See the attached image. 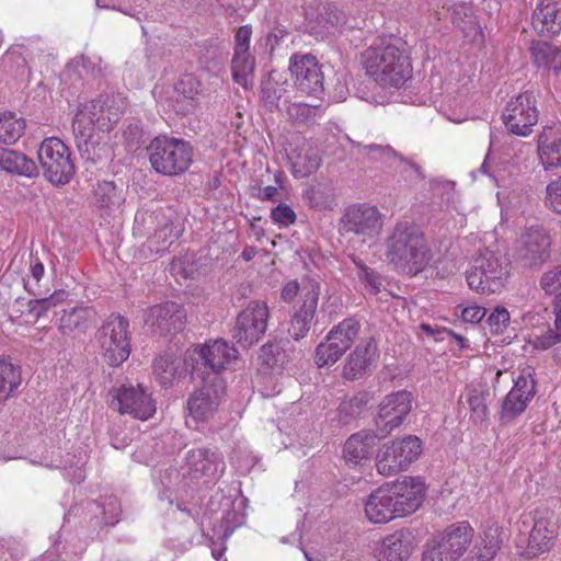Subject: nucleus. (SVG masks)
<instances>
[{"label":"nucleus","mask_w":561,"mask_h":561,"mask_svg":"<svg viewBox=\"0 0 561 561\" xmlns=\"http://www.w3.org/2000/svg\"><path fill=\"white\" fill-rule=\"evenodd\" d=\"M366 73L385 88H400L410 77L412 67L405 44L400 38H380L362 54Z\"/></svg>","instance_id":"f257e3e1"},{"label":"nucleus","mask_w":561,"mask_h":561,"mask_svg":"<svg viewBox=\"0 0 561 561\" xmlns=\"http://www.w3.org/2000/svg\"><path fill=\"white\" fill-rule=\"evenodd\" d=\"M385 256L402 273L416 275L432 260V252L422 230L409 221H399L385 240Z\"/></svg>","instance_id":"f03ea898"},{"label":"nucleus","mask_w":561,"mask_h":561,"mask_svg":"<svg viewBox=\"0 0 561 561\" xmlns=\"http://www.w3.org/2000/svg\"><path fill=\"white\" fill-rule=\"evenodd\" d=\"M125 111L119 95L106 94L81 104L72 121V130L79 150L88 146L96 131L110 133Z\"/></svg>","instance_id":"7ed1b4c3"},{"label":"nucleus","mask_w":561,"mask_h":561,"mask_svg":"<svg viewBox=\"0 0 561 561\" xmlns=\"http://www.w3.org/2000/svg\"><path fill=\"white\" fill-rule=\"evenodd\" d=\"M147 150L152 169L163 175L182 174L193 162V148L183 139L168 136L156 137Z\"/></svg>","instance_id":"20e7f679"},{"label":"nucleus","mask_w":561,"mask_h":561,"mask_svg":"<svg viewBox=\"0 0 561 561\" xmlns=\"http://www.w3.org/2000/svg\"><path fill=\"white\" fill-rule=\"evenodd\" d=\"M226 398V383L219 375L207 374L203 377V383L195 389L186 401L188 415L186 424L198 427L202 423L209 422Z\"/></svg>","instance_id":"39448f33"},{"label":"nucleus","mask_w":561,"mask_h":561,"mask_svg":"<svg viewBox=\"0 0 561 561\" xmlns=\"http://www.w3.org/2000/svg\"><path fill=\"white\" fill-rule=\"evenodd\" d=\"M507 278L506 259L490 250L480 253L467 272L469 287L480 294L500 293L505 287Z\"/></svg>","instance_id":"423d86ee"},{"label":"nucleus","mask_w":561,"mask_h":561,"mask_svg":"<svg viewBox=\"0 0 561 561\" xmlns=\"http://www.w3.org/2000/svg\"><path fill=\"white\" fill-rule=\"evenodd\" d=\"M138 232L150 233V242L157 244L160 252L180 238L183 228L175 213L171 208L157 207L154 209H140L135 216V228Z\"/></svg>","instance_id":"0eeeda50"},{"label":"nucleus","mask_w":561,"mask_h":561,"mask_svg":"<svg viewBox=\"0 0 561 561\" xmlns=\"http://www.w3.org/2000/svg\"><path fill=\"white\" fill-rule=\"evenodd\" d=\"M37 157L44 176L53 185L69 183L76 173L70 148L58 137L45 138L38 147Z\"/></svg>","instance_id":"6e6552de"},{"label":"nucleus","mask_w":561,"mask_h":561,"mask_svg":"<svg viewBox=\"0 0 561 561\" xmlns=\"http://www.w3.org/2000/svg\"><path fill=\"white\" fill-rule=\"evenodd\" d=\"M129 322L118 313H112L99 329L96 340L105 362L119 366L130 354Z\"/></svg>","instance_id":"1a4fd4ad"},{"label":"nucleus","mask_w":561,"mask_h":561,"mask_svg":"<svg viewBox=\"0 0 561 561\" xmlns=\"http://www.w3.org/2000/svg\"><path fill=\"white\" fill-rule=\"evenodd\" d=\"M360 323L355 318H347L334 325L316 348L314 360L319 367L335 364L357 339Z\"/></svg>","instance_id":"9d476101"},{"label":"nucleus","mask_w":561,"mask_h":561,"mask_svg":"<svg viewBox=\"0 0 561 561\" xmlns=\"http://www.w3.org/2000/svg\"><path fill=\"white\" fill-rule=\"evenodd\" d=\"M422 442L416 436H407L382 447L377 456V471L385 477L407 470L422 454Z\"/></svg>","instance_id":"9b49d317"},{"label":"nucleus","mask_w":561,"mask_h":561,"mask_svg":"<svg viewBox=\"0 0 561 561\" xmlns=\"http://www.w3.org/2000/svg\"><path fill=\"white\" fill-rule=\"evenodd\" d=\"M110 405L121 414L148 420L156 412L151 394L141 385H122L110 392Z\"/></svg>","instance_id":"f8f14e48"},{"label":"nucleus","mask_w":561,"mask_h":561,"mask_svg":"<svg viewBox=\"0 0 561 561\" xmlns=\"http://www.w3.org/2000/svg\"><path fill=\"white\" fill-rule=\"evenodd\" d=\"M502 118L510 133L520 137L529 136L533 127L538 122V110L534 93L525 91L513 98L507 103Z\"/></svg>","instance_id":"ddd939ff"},{"label":"nucleus","mask_w":561,"mask_h":561,"mask_svg":"<svg viewBox=\"0 0 561 561\" xmlns=\"http://www.w3.org/2000/svg\"><path fill=\"white\" fill-rule=\"evenodd\" d=\"M268 307L263 301H251L237 317L232 336L243 347L257 343L267 328Z\"/></svg>","instance_id":"4468645a"},{"label":"nucleus","mask_w":561,"mask_h":561,"mask_svg":"<svg viewBox=\"0 0 561 561\" xmlns=\"http://www.w3.org/2000/svg\"><path fill=\"white\" fill-rule=\"evenodd\" d=\"M382 226V216L378 208L366 204L348 207L341 221L344 233H353L359 237L362 242L375 239Z\"/></svg>","instance_id":"2eb2a0df"},{"label":"nucleus","mask_w":561,"mask_h":561,"mask_svg":"<svg viewBox=\"0 0 561 561\" xmlns=\"http://www.w3.org/2000/svg\"><path fill=\"white\" fill-rule=\"evenodd\" d=\"M412 409V393L405 390L390 393L379 404L376 426L379 438L399 427Z\"/></svg>","instance_id":"dca6fc26"},{"label":"nucleus","mask_w":561,"mask_h":561,"mask_svg":"<svg viewBox=\"0 0 561 561\" xmlns=\"http://www.w3.org/2000/svg\"><path fill=\"white\" fill-rule=\"evenodd\" d=\"M222 455L207 447L192 448L186 453L183 466L184 474L192 479L205 478L208 481L219 479L225 472Z\"/></svg>","instance_id":"f3484780"},{"label":"nucleus","mask_w":561,"mask_h":561,"mask_svg":"<svg viewBox=\"0 0 561 561\" xmlns=\"http://www.w3.org/2000/svg\"><path fill=\"white\" fill-rule=\"evenodd\" d=\"M289 70L297 91L313 96L323 92V73L316 57L295 54L290 58Z\"/></svg>","instance_id":"a211bd4d"},{"label":"nucleus","mask_w":561,"mask_h":561,"mask_svg":"<svg viewBox=\"0 0 561 561\" xmlns=\"http://www.w3.org/2000/svg\"><path fill=\"white\" fill-rule=\"evenodd\" d=\"M398 517L415 512L425 495V484L420 478L405 477L386 484Z\"/></svg>","instance_id":"6ab92c4d"},{"label":"nucleus","mask_w":561,"mask_h":561,"mask_svg":"<svg viewBox=\"0 0 561 561\" xmlns=\"http://www.w3.org/2000/svg\"><path fill=\"white\" fill-rule=\"evenodd\" d=\"M535 394V379L530 373L527 375L523 373L517 377L514 381L513 388L503 399L500 411V421L505 424L519 416L525 412Z\"/></svg>","instance_id":"aec40b11"},{"label":"nucleus","mask_w":561,"mask_h":561,"mask_svg":"<svg viewBox=\"0 0 561 561\" xmlns=\"http://www.w3.org/2000/svg\"><path fill=\"white\" fill-rule=\"evenodd\" d=\"M302 304L300 309L293 316L288 333L295 340L304 337L314 317L320 295V284L316 279H305L301 287Z\"/></svg>","instance_id":"412c9836"},{"label":"nucleus","mask_w":561,"mask_h":561,"mask_svg":"<svg viewBox=\"0 0 561 561\" xmlns=\"http://www.w3.org/2000/svg\"><path fill=\"white\" fill-rule=\"evenodd\" d=\"M186 312L176 302L167 301L148 308L144 313V321L152 333L165 334L182 327Z\"/></svg>","instance_id":"4be33fe9"},{"label":"nucleus","mask_w":561,"mask_h":561,"mask_svg":"<svg viewBox=\"0 0 561 561\" xmlns=\"http://www.w3.org/2000/svg\"><path fill=\"white\" fill-rule=\"evenodd\" d=\"M378 345L375 337L363 339L350 354L343 368V377L355 380L364 377L378 358Z\"/></svg>","instance_id":"5701e85b"},{"label":"nucleus","mask_w":561,"mask_h":561,"mask_svg":"<svg viewBox=\"0 0 561 561\" xmlns=\"http://www.w3.org/2000/svg\"><path fill=\"white\" fill-rule=\"evenodd\" d=\"M415 546V537L411 530L398 529L381 540L378 561H408Z\"/></svg>","instance_id":"b1692460"},{"label":"nucleus","mask_w":561,"mask_h":561,"mask_svg":"<svg viewBox=\"0 0 561 561\" xmlns=\"http://www.w3.org/2000/svg\"><path fill=\"white\" fill-rule=\"evenodd\" d=\"M551 238L542 227H530L522 236L520 255L528 264H540L550 256Z\"/></svg>","instance_id":"393cba45"},{"label":"nucleus","mask_w":561,"mask_h":561,"mask_svg":"<svg viewBox=\"0 0 561 561\" xmlns=\"http://www.w3.org/2000/svg\"><path fill=\"white\" fill-rule=\"evenodd\" d=\"M534 30L542 36H553L561 32V2L539 0L531 18Z\"/></svg>","instance_id":"a878e982"},{"label":"nucleus","mask_w":561,"mask_h":561,"mask_svg":"<svg viewBox=\"0 0 561 561\" xmlns=\"http://www.w3.org/2000/svg\"><path fill=\"white\" fill-rule=\"evenodd\" d=\"M199 356L211 371L216 374L227 369L238 358V351L225 340H215L206 343L199 351Z\"/></svg>","instance_id":"bb28decb"},{"label":"nucleus","mask_w":561,"mask_h":561,"mask_svg":"<svg viewBox=\"0 0 561 561\" xmlns=\"http://www.w3.org/2000/svg\"><path fill=\"white\" fill-rule=\"evenodd\" d=\"M365 515L374 524H386L398 517L386 485L373 491L365 501Z\"/></svg>","instance_id":"cd10ccee"},{"label":"nucleus","mask_w":561,"mask_h":561,"mask_svg":"<svg viewBox=\"0 0 561 561\" xmlns=\"http://www.w3.org/2000/svg\"><path fill=\"white\" fill-rule=\"evenodd\" d=\"M538 156L545 170L561 167V130L545 127L538 136Z\"/></svg>","instance_id":"c85d7f7f"},{"label":"nucleus","mask_w":561,"mask_h":561,"mask_svg":"<svg viewBox=\"0 0 561 561\" xmlns=\"http://www.w3.org/2000/svg\"><path fill=\"white\" fill-rule=\"evenodd\" d=\"M538 513L539 512L536 511L534 516H531V514L523 515L524 525L528 524L530 520L534 522L528 538V549L533 553H540L549 550L556 537L551 523L548 519L538 516Z\"/></svg>","instance_id":"c756f323"},{"label":"nucleus","mask_w":561,"mask_h":561,"mask_svg":"<svg viewBox=\"0 0 561 561\" xmlns=\"http://www.w3.org/2000/svg\"><path fill=\"white\" fill-rule=\"evenodd\" d=\"M474 535L468 522H458L449 525L436 536L445 547L458 559L463 556Z\"/></svg>","instance_id":"7c9ffc66"},{"label":"nucleus","mask_w":561,"mask_h":561,"mask_svg":"<svg viewBox=\"0 0 561 561\" xmlns=\"http://www.w3.org/2000/svg\"><path fill=\"white\" fill-rule=\"evenodd\" d=\"M378 433L360 431L353 434L344 445V458L348 463L358 465L362 460L368 459L376 445Z\"/></svg>","instance_id":"2f4dec72"},{"label":"nucleus","mask_w":561,"mask_h":561,"mask_svg":"<svg viewBox=\"0 0 561 561\" xmlns=\"http://www.w3.org/2000/svg\"><path fill=\"white\" fill-rule=\"evenodd\" d=\"M288 159L291 165V173L296 179L308 178L322 163L320 153L313 148L295 150L288 156Z\"/></svg>","instance_id":"473e14b6"},{"label":"nucleus","mask_w":561,"mask_h":561,"mask_svg":"<svg viewBox=\"0 0 561 561\" xmlns=\"http://www.w3.org/2000/svg\"><path fill=\"white\" fill-rule=\"evenodd\" d=\"M0 169L27 178L35 176L38 173L37 165L32 159L7 148H0Z\"/></svg>","instance_id":"72a5a7b5"},{"label":"nucleus","mask_w":561,"mask_h":561,"mask_svg":"<svg viewBox=\"0 0 561 561\" xmlns=\"http://www.w3.org/2000/svg\"><path fill=\"white\" fill-rule=\"evenodd\" d=\"M95 320V311L90 307L78 306L64 310L58 321V329L64 333L85 330Z\"/></svg>","instance_id":"f704fd0d"},{"label":"nucleus","mask_w":561,"mask_h":561,"mask_svg":"<svg viewBox=\"0 0 561 561\" xmlns=\"http://www.w3.org/2000/svg\"><path fill=\"white\" fill-rule=\"evenodd\" d=\"M531 57L537 67L561 71V50L547 42H537L531 45Z\"/></svg>","instance_id":"c9c22d12"},{"label":"nucleus","mask_w":561,"mask_h":561,"mask_svg":"<svg viewBox=\"0 0 561 561\" xmlns=\"http://www.w3.org/2000/svg\"><path fill=\"white\" fill-rule=\"evenodd\" d=\"M26 123L12 112L0 113V142L15 144L24 134Z\"/></svg>","instance_id":"e433bc0d"},{"label":"nucleus","mask_w":561,"mask_h":561,"mask_svg":"<svg viewBox=\"0 0 561 561\" xmlns=\"http://www.w3.org/2000/svg\"><path fill=\"white\" fill-rule=\"evenodd\" d=\"M201 92V83L192 75L183 76L174 87L178 103L183 102L179 107L180 112H188L194 106V100Z\"/></svg>","instance_id":"4c0bfd02"},{"label":"nucleus","mask_w":561,"mask_h":561,"mask_svg":"<svg viewBox=\"0 0 561 561\" xmlns=\"http://www.w3.org/2000/svg\"><path fill=\"white\" fill-rule=\"evenodd\" d=\"M255 68V59L249 51H234L231 61L233 80L248 88L251 84L250 76L253 75Z\"/></svg>","instance_id":"58836bf2"},{"label":"nucleus","mask_w":561,"mask_h":561,"mask_svg":"<svg viewBox=\"0 0 561 561\" xmlns=\"http://www.w3.org/2000/svg\"><path fill=\"white\" fill-rule=\"evenodd\" d=\"M363 150L370 156V159L376 160V161L387 162L390 159H398L407 168L413 170L416 178H419L421 180L424 179V174L422 173L420 165L402 158L400 156V153H398L389 145L382 146V145H377V144H370L367 146H363Z\"/></svg>","instance_id":"ea45409f"},{"label":"nucleus","mask_w":561,"mask_h":561,"mask_svg":"<svg viewBox=\"0 0 561 561\" xmlns=\"http://www.w3.org/2000/svg\"><path fill=\"white\" fill-rule=\"evenodd\" d=\"M318 23L324 32L331 34L342 32L345 28L347 18L335 4H323L318 14Z\"/></svg>","instance_id":"a19ab883"},{"label":"nucleus","mask_w":561,"mask_h":561,"mask_svg":"<svg viewBox=\"0 0 561 561\" xmlns=\"http://www.w3.org/2000/svg\"><path fill=\"white\" fill-rule=\"evenodd\" d=\"M94 202L100 208L115 209L124 202L122 192H118L116 185L110 181L99 182L94 190Z\"/></svg>","instance_id":"79ce46f5"},{"label":"nucleus","mask_w":561,"mask_h":561,"mask_svg":"<svg viewBox=\"0 0 561 561\" xmlns=\"http://www.w3.org/2000/svg\"><path fill=\"white\" fill-rule=\"evenodd\" d=\"M180 360L172 355H161L153 362V374L162 387L170 386L179 375Z\"/></svg>","instance_id":"37998d69"},{"label":"nucleus","mask_w":561,"mask_h":561,"mask_svg":"<svg viewBox=\"0 0 561 561\" xmlns=\"http://www.w3.org/2000/svg\"><path fill=\"white\" fill-rule=\"evenodd\" d=\"M21 383L19 368L11 363L0 360V402L8 400Z\"/></svg>","instance_id":"c03bdc74"},{"label":"nucleus","mask_w":561,"mask_h":561,"mask_svg":"<svg viewBox=\"0 0 561 561\" xmlns=\"http://www.w3.org/2000/svg\"><path fill=\"white\" fill-rule=\"evenodd\" d=\"M288 118L297 124L312 123L318 116H321L323 108L321 105H311L304 102H289L286 106Z\"/></svg>","instance_id":"a18cd8bd"},{"label":"nucleus","mask_w":561,"mask_h":561,"mask_svg":"<svg viewBox=\"0 0 561 561\" xmlns=\"http://www.w3.org/2000/svg\"><path fill=\"white\" fill-rule=\"evenodd\" d=\"M352 262L355 266V273L365 288L373 293L377 294L381 287V279L379 275L370 267H368L359 257L352 255Z\"/></svg>","instance_id":"49530a36"},{"label":"nucleus","mask_w":561,"mask_h":561,"mask_svg":"<svg viewBox=\"0 0 561 561\" xmlns=\"http://www.w3.org/2000/svg\"><path fill=\"white\" fill-rule=\"evenodd\" d=\"M66 293L64 290H56L49 297L31 299L27 302L28 313L35 319L43 317L50 308L64 301Z\"/></svg>","instance_id":"de8ad7c7"},{"label":"nucleus","mask_w":561,"mask_h":561,"mask_svg":"<svg viewBox=\"0 0 561 561\" xmlns=\"http://www.w3.org/2000/svg\"><path fill=\"white\" fill-rule=\"evenodd\" d=\"M486 394L478 389H472L468 394V404L470 407V419L476 424H482L488 420L489 410L486 405Z\"/></svg>","instance_id":"09e8293b"},{"label":"nucleus","mask_w":561,"mask_h":561,"mask_svg":"<svg viewBox=\"0 0 561 561\" xmlns=\"http://www.w3.org/2000/svg\"><path fill=\"white\" fill-rule=\"evenodd\" d=\"M451 551H449L445 545L439 541L436 536L427 541L424 546L422 553V561H457Z\"/></svg>","instance_id":"8fccbe9b"},{"label":"nucleus","mask_w":561,"mask_h":561,"mask_svg":"<svg viewBox=\"0 0 561 561\" xmlns=\"http://www.w3.org/2000/svg\"><path fill=\"white\" fill-rule=\"evenodd\" d=\"M447 13L454 24L459 25L468 19L471 22L473 10L472 7L465 0H448L444 3Z\"/></svg>","instance_id":"3c124183"},{"label":"nucleus","mask_w":561,"mask_h":561,"mask_svg":"<svg viewBox=\"0 0 561 561\" xmlns=\"http://www.w3.org/2000/svg\"><path fill=\"white\" fill-rule=\"evenodd\" d=\"M370 401L371 396L369 392H358L350 400L342 402L340 405V411L341 413H344L351 417H357L366 409Z\"/></svg>","instance_id":"603ef678"},{"label":"nucleus","mask_w":561,"mask_h":561,"mask_svg":"<svg viewBox=\"0 0 561 561\" xmlns=\"http://www.w3.org/2000/svg\"><path fill=\"white\" fill-rule=\"evenodd\" d=\"M284 88H282L277 82H266L261 90L262 101L264 106L273 112L279 107V100L283 95Z\"/></svg>","instance_id":"864d4df0"},{"label":"nucleus","mask_w":561,"mask_h":561,"mask_svg":"<svg viewBox=\"0 0 561 561\" xmlns=\"http://www.w3.org/2000/svg\"><path fill=\"white\" fill-rule=\"evenodd\" d=\"M540 286L548 295L561 296V265L543 273Z\"/></svg>","instance_id":"5fc2aeb1"},{"label":"nucleus","mask_w":561,"mask_h":561,"mask_svg":"<svg viewBox=\"0 0 561 561\" xmlns=\"http://www.w3.org/2000/svg\"><path fill=\"white\" fill-rule=\"evenodd\" d=\"M510 312L504 307H496L488 317L486 322L492 334H502L510 324Z\"/></svg>","instance_id":"6e6d98bb"},{"label":"nucleus","mask_w":561,"mask_h":561,"mask_svg":"<svg viewBox=\"0 0 561 561\" xmlns=\"http://www.w3.org/2000/svg\"><path fill=\"white\" fill-rule=\"evenodd\" d=\"M561 343V330L549 328L540 335H535L531 344L537 350H548L553 345Z\"/></svg>","instance_id":"4d7b16f0"},{"label":"nucleus","mask_w":561,"mask_h":561,"mask_svg":"<svg viewBox=\"0 0 561 561\" xmlns=\"http://www.w3.org/2000/svg\"><path fill=\"white\" fill-rule=\"evenodd\" d=\"M546 204L554 213L561 214V176L547 185Z\"/></svg>","instance_id":"13d9d810"},{"label":"nucleus","mask_w":561,"mask_h":561,"mask_svg":"<svg viewBox=\"0 0 561 561\" xmlns=\"http://www.w3.org/2000/svg\"><path fill=\"white\" fill-rule=\"evenodd\" d=\"M271 218L279 226L287 227L295 222L296 214L287 204H279L271 211Z\"/></svg>","instance_id":"bf43d9fd"},{"label":"nucleus","mask_w":561,"mask_h":561,"mask_svg":"<svg viewBox=\"0 0 561 561\" xmlns=\"http://www.w3.org/2000/svg\"><path fill=\"white\" fill-rule=\"evenodd\" d=\"M482 547L495 557L502 545L499 527H490L484 531Z\"/></svg>","instance_id":"052dcab7"},{"label":"nucleus","mask_w":561,"mask_h":561,"mask_svg":"<svg viewBox=\"0 0 561 561\" xmlns=\"http://www.w3.org/2000/svg\"><path fill=\"white\" fill-rule=\"evenodd\" d=\"M252 36V27L242 25L234 35V51H249L250 41Z\"/></svg>","instance_id":"680f3d73"},{"label":"nucleus","mask_w":561,"mask_h":561,"mask_svg":"<svg viewBox=\"0 0 561 561\" xmlns=\"http://www.w3.org/2000/svg\"><path fill=\"white\" fill-rule=\"evenodd\" d=\"M485 308L481 306L461 307L460 310L461 319L468 323H479L485 317Z\"/></svg>","instance_id":"e2e57ef3"},{"label":"nucleus","mask_w":561,"mask_h":561,"mask_svg":"<svg viewBox=\"0 0 561 561\" xmlns=\"http://www.w3.org/2000/svg\"><path fill=\"white\" fill-rule=\"evenodd\" d=\"M252 196L262 202H276L278 197V187L267 185L265 187L252 186Z\"/></svg>","instance_id":"0e129e2a"},{"label":"nucleus","mask_w":561,"mask_h":561,"mask_svg":"<svg viewBox=\"0 0 561 561\" xmlns=\"http://www.w3.org/2000/svg\"><path fill=\"white\" fill-rule=\"evenodd\" d=\"M288 35V32L283 27H275L266 36V46H270V53L272 54L274 49L284 41V38Z\"/></svg>","instance_id":"69168bd1"},{"label":"nucleus","mask_w":561,"mask_h":561,"mask_svg":"<svg viewBox=\"0 0 561 561\" xmlns=\"http://www.w3.org/2000/svg\"><path fill=\"white\" fill-rule=\"evenodd\" d=\"M300 291V285L297 280L286 283L282 288V299L291 302Z\"/></svg>","instance_id":"338daca9"},{"label":"nucleus","mask_w":561,"mask_h":561,"mask_svg":"<svg viewBox=\"0 0 561 561\" xmlns=\"http://www.w3.org/2000/svg\"><path fill=\"white\" fill-rule=\"evenodd\" d=\"M493 558L494 556L483 547H474L466 561H492Z\"/></svg>","instance_id":"774afa93"}]
</instances>
